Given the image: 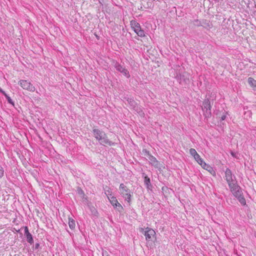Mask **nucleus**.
I'll return each mask as SVG.
<instances>
[{"label": "nucleus", "mask_w": 256, "mask_h": 256, "mask_svg": "<svg viewBox=\"0 0 256 256\" xmlns=\"http://www.w3.org/2000/svg\"><path fill=\"white\" fill-rule=\"evenodd\" d=\"M4 176V170L2 166L0 165V178H2Z\"/></svg>", "instance_id": "nucleus-27"}, {"label": "nucleus", "mask_w": 256, "mask_h": 256, "mask_svg": "<svg viewBox=\"0 0 256 256\" xmlns=\"http://www.w3.org/2000/svg\"><path fill=\"white\" fill-rule=\"evenodd\" d=\"M30 233L29 232L28 228L27 226L24 227V234L26 236L27 234H29Z\"/></svg>", "instance_id": "nucleus-25"}, {"label": "nucleus", "mask_w": 256, "mask_h": 256, "mask_svg": "<svg viewBox=\"0 0 256 256\" xmlns=\"http://www.w3.org/2000/svg\"><path fill=\"white\" fill-rule=\"evenodd\" d=\"M200 166H202V168L208 172H210L212 170V168L209 165L207 164L205 162H203V164H200Z\"/></svg>", "instance_id": "nucleus-18"}, {"label": "nucleus", "mask_w": 256, "mask_h": 256, "mask_svg": "<svg viewBox=\"0 0 256 256\" xmlns=\"http://www.w3.org/2000/svg\"><path fill=\"white\" fill-rule=\"evenodd\" d=\"M242 194V193L240 194V196H236V198L238 199V201L242 204L244 206L246 204V202Z\"/></svg>", "instance_id": "nucleus-16"}, {"label": "nucleus", "mask_w": 256, "mask_h": 256, "mask_svg": "<svg viewBox=\"0 0 256 256\" xmlns=\"http://www.w3.org/2000/svg\"><path fill=\"white\" fill-rule=\"evenodd\" d=\"M248 81V84L252 88L256 85V80L252 78H249Z\"/></svg>", "instance_id": "nucleus-19"}, {"label": "nucleus", "mask_w": 256, "mask_h": 256, "mask_svg": "<svg viewBox=\"0 0 256 256\" xmlns=\"http://www.w3.org/2000/svg\"><path fill=\"white\" fill-rule=\"evenodd\" d=\"M92 132L94 137L98 141L100 144L104 146L106 145L112 146L115 144L114 142L110 141L108 139V136L104 132L98 129L94 128L92 130Z\"/></svg>", "instance_id": "nucleus-1"}, {"label": "nucleus", "mask_w": 256, "mask_h": 256, "mask_svg": "<svg viewBox=\"0 0 256 256\" xmlns=\"http://www.w3.org/2000/svg\"><path fill=\"white\" fill-rule=\"evenodd\" d=\"M102 256H110L108 254V252L106 251H105L104 252H102Z\"/></svg>", "instance_id": "nucleus-30"}, {"label": "nucleus", "mask_w": 256, "mask_h": 256, "mask_svg": "<svg viewBox=\"0 0 256 256\" xmlns=\"http://www.w3.org/2000/svg\"><path fill=\"white\" fill-rule=\"evenodd\" d=\"M4 95L6 98L8 102L14 105V102L12 98L6 93H5Z\"/></svg>", "instance_id": "nucleus-24"}, {"label": "nucleus", "mask_w": 256, "mask_h": 256, "mask_svg": "<svg viewBox=\"0 0 256 256\" xmlns=\"http://www.w3.org/2000/svg\"><path fill=\"white\" fill-rule=\"evenodd\" d=\"M127 101L131 108L134 109L138 105L136 102L132 98H128Z\"/></svg>", "instance_id": "nucleus-13"}, {"label": "nucleus", "mask_w": 256, "mask_h": 256, "mask_svg": "<svg viewBox=\"0 0 256 256\" xmlns=\"http://www.w3.org/2000/svg\"><path fill=\"white\" fill-rule=\"evenodd\" d=\"M120 193L121 196L126 200L129 204L131 202V192L130 190L128 189L124 184H121L119 188Z\"/></svg>", "instance_id": "nucleus-2"}, {"label": "nucleus", "mask_w": 256, "mask_h": 256, "mask_svg": "<svg viewBox=\"0 0 256 256\" xmlns=\"http://www.w3.org/2000/svg\"><path fill=\"white\" fill-rule=\"evenodd\" d=\"M38 246H39V244H36V248H38Z\"/></svg>", "instance_id": "nucleus-33"}, {"label": "nucleus", "mask_w": 256, "mask_h": 256, "mask_svg": "<svg viewBox=\"0 0 256 256\" xmlns=\"http://www.w3.org/2000/svg\"><path fill=\"white\" fill-rule=\"evenodd\" d=\"M202 108L204 111V115L206 117H209L211 115V105L208 99H206L203 102V106Z\"/></svg>", "instance_id": "nucleus-5"}, {"label": "nucleus", "mask_w": 256, "mask_h": 256, "mask_svg": "<svg viewBox=\"0 0 256 256\" xmlns=\"http://www.w3.org/2000/svg\"><path fill=\"white\" fill-rule=\"evenodd\" d=\"M136 33L140 37H144L145 36L144 32L140 28Z\"/></svg>", "instance_id": "nucleus-22"}, {"label": "nucleus", "mask_w": 256, "mask_h": 256, "mask_svg": "<svg viewBox=\"0 0 256 256\" xmlns=\"http://www.w3.org/2000/svg\"><path fill=\"white\" fill-rule=\"evenodd\" d=\"M144 182L148 189L150 190L152 188V186L150 183V178L147 176H144Z\"/></svg>", "instance_id": "nucleus-12"}, {"label": "nucleus", "mask_w": 256, "mask_h": 256, "mask_svg": "<svg viewBox=\"0 0 256 256\" xmlns=\"http://www.w3.org/2000/svg\"><path fill=\"white\" fill-rule=\"evenodd\" d=\"M91 210H92V212L93 210H94V211H96V210H95V208H94V207H92V208H91Z\"/></svg>", "instance_id": "nucleus-34"}, {"label": "nucleus", "mask_w": 256, "mask_h": 256, "mask_svg": "<svg viewBox=\"0 0 256 256\" xmlns=\"http://www.w3.org/2000/svg\"><path fill=\"white\" fill-rule=\"evenodd\" d=\"M230 154L233 157L237 158L236 154L234 153V152H231Z\"/></svg>", "instance_id": "nucleus-29"}, {"label": "nucleus", "mask_w": 256, "mask_h": 256, "mask_svg": "<svg viewBox=\"0 0 256 256\" xmlns=\"http://www.w3.org/2000/svg\"><path fill=\"white\" fill-rule=\"evenodd\" d=\"M114 67L118 71L122 74L123 75L127 78H129L130 77V74L128 70L118 63L116 62L114 64Z\"/></svg>", "instance_id": "nucleus-8"}, {"label": "nucleus", "mask_w": 256, "mask_h": 256, "mask_svg": "<svg viewBox=\"0 0 256 256\" xmlns=\"http://www.w3.org/2000/svg\"><path fill=\"white\" fill-rule=\"evenodd\" d=\"M140 116H143L144 112L142 111V108L137 105L134 109Z\"/></svg>", "instance_id": "nucleus-15"}, {"label": "nucleus", "mask_w": 256, "mask_h": 256, "mask_svg": "<svg viewBox=\"0 0 256 256\" xmlns=\"http://www.w3.org/2000/svg\"><path fill=\"white\" fill-rule=\"evenodd\" d=\"M228 186L230 190V191L235 197L238 196H240V194H242L241 188L238 184L237 182L232 184L231 186Z\"/></svg>", "instance_id": "nucleus-7"}, {"label": "nucleus", "mask_w": 256, "mask_h": 256, "mask_svg": "<svg viewBox=\"0 0 256 256\" xmlns=\"http://www.w3.org/2000/svg\"><path fill=\"white\" fill-rule=\"evenodd\" d=\"M0 92L4 94L6 92L0 88Z\"/></svg>", "instance_id": "nucleus-31"}, {"label": "nucleus", "mask_w": 256, "mask_h": 256, "mask_svg": "<svg viewBox=\"0 0 256 256\" xmlns=\"http://www.w3.org/2000/svg\"><path fill=\"white\" fill-rule=\"evenodd\" d=\"M18 84L24 90L31 92H34L36 90L35 87L30 83V82H28L26 80H21L18 82Z\"/></svg>", "instance_id": "nucleus-4"}, {"label": "nucleus", "mask_w": 256, "mask_h": 256, "mask_svg": "<svg viewBox=\"0 0 256 256\" xmlns=\"http://www.w3.org/2000/svg\"><path fill=\"white\" fill-rule=\"evenodd\" d=\"M108 198L110 202L113 206L115 207L122 206L121 204L118 202L116 197L112 196L111 194H110V196H108Z\"/></svg>", "instance_id": "nucleus-10"}, {"label": "nucleus", "mask_w": 256, "mask_h": 256, "mask_svg": "<svg viewBox=\"0 0 256 256\" xmlns=\"http://www.w3.org/2000/svg\"><path fill=\"white\" fill-rule=\"evenodd\" d=\"M226 114H223L220 118V120H224L226 119Z\"/></svg>", "instance_id": "nucleus-26"}, {"label": "nucleus", "mask_w": 256, "mask_h": 256, "mask_svg": "<svg viewBox=\"0 0 256 256\" xmlns=\"http://www.w3.org/2000/svg\"><path fill=\"white\" fill-rule=\"evenodd\" d=\"M130 26L135 32L141 28L140 24L135 20L130 21Z\"/></svg>", "instance_id": "nucleus-11"}, {"label": "nucleus", "mask_w": 256, "mask_h": 256, "mask_svg": "<svg viewBox=\"0 0 256 256\" xmlns=\"http://www.w3.org/2000/svg\"><path fill=\"white\" fill-rule=\"evenodd\" d=\"M190 154L194 158L196 157V156L198 154L195 149L191 148L190 150Z\"/></svg>", "instance_id": "nucleus-23"}, {"label": "nucleus", "mask_w": 256, "mask_h": 256, "mask_svg": "<svg viewBox=\"0 0 256 256\" xmlns=\"http://www.w3.org/2000/svg\"><path fill=\"white\" fill-rule=\"evenodd\" d=\"M68 225L70 229L73 230L75 228L76 224L75 221L72 218H68Z\"/></svg>", "instance_id": "nucleus-17"}, {"label": "nucleus", "mask_w": 256, "mask_h": 256, "mask_svg": "<svg viewBox=\"0 0 256 256\" xmlns=\"http://www.w3.org/2000/svg\"><path fill=\"white\" fill-rule=\"evenodd\" d=\"M225 179L228 186H231L232 184L237 182L236 176L232 174L231 170L228 168L225 171Z\"/></svg>", "instance_id": "nucleus-3"}, {"label": "nucleus", "mask_w": 256, "mask_h": 256, "mask_svg": "<svg viewBox=\"0 0 256 256\" xmlns=\"http://www.w3.org/2000/svg\"><path fill=\"white\" fill-rule=\"evenodd\" d=\"M194 22H195L194 24L196 25L197 26H200V22H199V21L198 20H194Z\"/></svg>", "instance_id": "nucleus-28"}, {"label": "nucleus", "mask_w": 256, "mask_h": 256, "mask_svg": "<svg viewBox=\"0 0 256 256\" xmlns=\"http://www.w3.org/2000/svg\"><path fill=\"white\" fill-rule=\"evenodd\" d=\"M26 236V238L27 241L28 243H30V244H32L34 243V240H33L32 236L31 234H27Z\"/></svg>", "instance_id": "nucleus-21"}, {"label": "nucleus", "mask_w": 256, "mask_h": 256, "mask_svg": "<svg viewBox=\"0 0 256 256\" xmlns=\"http://www.w3.org/2000/svg\"><path fill=\"white\" fill-rule=\"evenodd\" d=\"M194 158L199 164L200 165L203 164L204 161L199 154L196 155V157H194Z\"/></svg>", "instance_id": "nucleus-20"}, {"label": "nucleus", "mask_w": 256, "mask_h": 256, "mask_svg": "<svg viewBox=\"0 0 256 256\" xmlns=\"http://www.w3.org/2000/svg\"><path fill=\"white\" fill-rule=\"evenodd\" d=\"M248 113L251 114V112H248Z\"/></svg>", "instance_id": "nucleus-35"}, {"label": "nucleus", "mask_w": 256, "mask_h": 256, "mask_svg": "<svg viewBox=\"0 0 256 256\" xmlns=\"http://www.w3.org/2000/svg\"><path fill=\"white\" fill-rule=\"evenodd\" d=\"M146 230L144 232V236L147 240H151L152 238L156 234V232L152 228H146Z\"/></svg>", "instance_id": "nucleus-9"}, {"label": "nucleus", "mask_w": 256, "mask_h": 256, "mask_svg": "<svg viewBox=\"0 0 256 256\" xmlns=\"http://www.w3.org/2000/svg\"><path fill=\"white\" fill-rule=\"evenodd\" d=\"M253 90L256 92V85L253 88Z\"/></svg>", "instance_id": "nucleus-32"}, {"label": "nucleus", "mask_w": 256, "mask_h": 256, "mask_svg": "<svg viewBox=\"0 0 256 256\" xmlns=\"http://www.w3.org/2000/svg\"><path fill=\"white\" fill-rule=\"evenodd\" d=\"M140 116H143L144 112L142 111V108L137 105L134 109Z\"/></svg>", "instance_id": "nucleus-14"}, {"label": "nucleus", "mask_w": 256, "mask_h": 256, "mask_svg": "<svg viewBox=\"0 0 256 256\" xmlns=\"http://www.w3.org/2000/svg\"><path fill=\"white\" fill-rule=\"evenodd\" d=\"M143 152L144 154V156L148 158L150 164L153 166L158 168V162L156 160V158L150 154L149 152L146 150H143Z\"/></svg>", "instance_id": "nucleus-6"}]
</instances>
